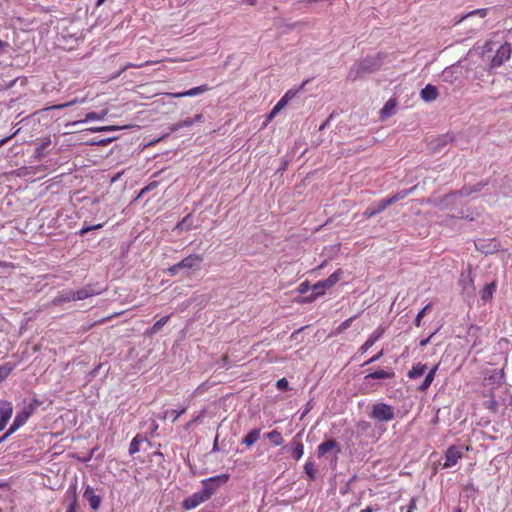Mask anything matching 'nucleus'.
I'll return each mask as SVG.
<instances>
[{"mask_svg": "<svg viewBox=\"0 0 512 512\" xmlns=\"http://www.w3.org/2000/svg\"><path fill=\"white\" fill-rule=\"evenodd\" d=\"M382 66V55L367 56L366 58L355 63L349 70L347 78L351 81L363 77L365 74H370L378 71Z\"/></svg>", "mask_w": 512, "mask_h": 512, "instance_id": "nucleus-1", "label": "nucleus"}, {"mask_svg": "<svg viewBox=\"0 0 512 512\" xmlns=\"http://www.w3.org/2000/svg\"><path fill=\"white\" fill-rule=\"evenodd\" d=\"M505 373L504 369H491L487 370L483 378V386L488 388V393L485 396L490 397V407L495 408L497 402L495 400L494 390L498 389L504 384Z\"/></svg>", "mask_w": 512, "mask_h": 512, "instance_id": "nucleus-2", "label": "nucleus"}, {"mask_svg": "<svg viewBox=\"0 0 512 512\" xmlns=\"http://www.w3.org/2000/svg\"><path fill=\"white\" fill-rule=\"evenodd\" d=\"M342 274V269H337L327 279L315 283L313 285V291L315 292V294L305 298V302H312L313 300L316 299V297L324 294L325 289L333 287L340 280Z\"/></svg>", "mask_w": 512, "mask_h": 512, "instance_id": "nucleus-3", "label": "nucleus"}, {"mask_svg": "<svg viewBox=\"0 0 512 512\" xmlns=\"http://www.w3.org/2000/svg\"><path fill=\"white\" fill-rule=\"evenodd\" d=\"M229 480L228 474H220L217 476L210 477L202 480L201 492L206 495L205 497L209 500L213 494L217 491L220 485H224Z\"/></svg>", "mask_w": 512, "mask_h": 512, "instance_id": "nucleus-4", "label": "nucleus"}, {"mask_svg": "<svg viewBox=\"0 0 512 512\" xmlns=\"http://www.w3.org/2000/svg\"><path fill=\"white\" fill-rule=\"evenodd\" d=\"M371 417L378 421H391L395 417L394 409L388 404L377 403L372 408Z\"/></svg>", "mask_w": 512, "mask_h": 512, "instance_id": "nucleus-5", "label": "nucleus"}, {"mask_svg": "<svg viewBox=\"0 0 512 512\" xmlns=\"http://www.w3.org/2000/svg\"><path fill=\"white\" fill-rule=\"evenodd\" d=\"M511 44L504 43L500 46V48L496 51V54L493 56L490 62V69H494L502 66L506 61H508L511 57Z\"/></svg>", "mask_w": 512, "mask_h": 512, "instance_id": "nucleus-6", "label": "nucleus"}, {"mask_svg": "<svg viewBox=\"0 0 512 512\" xmlns=\"http://www.w3.org/2000/svg\"><path fill=\"white\" fill-rule=\"evenodd\" d=\"M204 258L199 254H191L177 263V267L185 270L198 271L201 268Z\"/></svg>", "mask_w": 512, "mask_h": 512, "instance_id": "nucleus-7", "label": "nucleus"}, {"mask_svg": "<svg viewBox=\"0 0 512 512\" xmlns=\"http://www.w3.org/2000/svg\"><path fill=\"white\" fill-rule=\"evenodd\" d=\"M296 93L297 91L288 90L269 112V114L267 115L266 123L264 125L272 121L275 118V116L279 113V111L283 109L292 98L295 97Z\"/></svg>", "mask_w": 512, "mask_h": 512, "instance_id": "nucleus-8", "label": "nucleus"}, {"mask_svg": "<svg viewBox=\"0 0 512 512\" xmlns=\"http://www.w3.org/2000/svg\"><path fill=\"white\" fill-rule=\"evenodd\" d=\"M33 412L34 406L29 405L23 411L17 413L12 425L10 426V432H16L20 427H22L28 421Z\"/></svg>", "mask_w": 512, "mask_h": 512, "instance_id": "nucleus-9", "label": "nucleus"}, {"mask_svg": "<svg viewBox=\"0 0 512 512\" xmlns=\"http://www.w3.org/2000/svg\"><path fill=\"white\" fill-rule=\"evenodd\" d=\"M341 449L335 439H328L322 442L317 448L318 457H323L328 453L333 452L335 457L340 453Z\"/></svg>", "mask_w": 512, "mask_h": 512, "instance_id": "nucleus-10", "label": "nucleus"}, {"mask_svg": "<svg viewBox=\"0 0 512 512\" xmlns=\"http://www.w3.org/2000/svg\"><path fill=\"white\" fill-rule=\"evenodd\" d=\"M201 491L195 492L189 497L185 498L182 502V508L185 510H192L200 504L206 502L208 499Z\"/></svg>", "mask_w": 512, "mask_h": 512, "instance_id": "nucleus-11", "label": "nucleus"}, {"mask_svg": "<svg viewBox=\"0 0 512 512\" xmlns=\"http://www.w3.org/2000/svg\"><path fill=\"white\" fill-rule=\"evenodd\" d=\"M462 457L463 454L458 447L454 445L448 447L445 452V462L443 464V468L454 466Z\"/></svg>", "mask_w": 512, "mask_h": 512, "instance_id": "nucleus-12", "label": "nucleus"}, {"mask_svg": "<svg viewBox=\"0 0 512 512\" xmlns=\"http://www.w3.org/2000/svg\"><path fill=\"white\" fill-rule=\"evenodd\" d=\"M210 90V87L206 84H203V85H200V86H197V87H193L187 91H184V92H177V93H167L168 96L172 97V98H182V97H192V96H196V95H199V94H202V93H205L207 91Z\"/></svg>", "mask_w": 512, "mask_h": 512, "instance_id": "nucleus-13", "label": "nucleus"}, {"mask_svg": "<svg viewBox=\"0 0 512 512\" xmlns=\"http://www.w3.org/2000/svg\"><path fill=\"white\" fill-rule=\"evenodd\" d=\"M384 332L385 329L383 327H378L361 345L359 352L362 354L366 353L383 336Z\"/></svg>", "mask_w": 512, "mask_h": 512, "instance_id": "nucleus-14", "label": "nucleus"}, {"mask_svg": "<svg viewBox=\"0 0 512 512\" xmlns=\"http://www.w3.org/2000/svg\"><path fill=\"white\" fill-rule=\"evenodd\" d=\"M83 497L89 502L91 509H99L101 505V497L95 494V491L91 486H87L85 488Z\"/></svg>", "mask_w": 512, "mask_h": 512, "instance_id": "nucleus-15", "label": "nucleus"}, {"mask_svg": "<svg viewBox=\"0 0 512 512\" xmlns=\"http://www.w3.org/2000/svg\"><path fill=\"white\" fill-rule=\"evenodd\" d=\"M292 457L295 460H300L304 454V445L300 440V434H297L290 442Z\"/></svg>", "mask_w": 512, "mask_h": 512, "instance_id": "nucleus-16", "label": "nucleus"}, {"mask_svg": "<svg viewBox=\"0 0 512 512\" xmlns=\"http://www.w3.org/2000/svg\"><path fill=\"white\" fill-rule=\"evenodd\" d=\"M75 301L74 291L73 290H64L60 292L56 297L53 298L51 304L53 306H60L63 303Z\"/></svg>", "mask_w": 512, "mask_h": 512, "instance_id": "nucleus-17", "label": "nucleus"}, {"mask_svg": "<svg viewBox=\"0 0 512 512\" xmlns=\"http://www.w3.org/2000/svg\"><path fill=\"white\" fill-rule=\"evenodd\" d=\"M97 294H99V292H97L91 284H88L85 287L74 291L75 301L84 300Z\"/></svg>", "mask_w": 512, "mask_h": 512, "instance_id": "nucleus-18", "label": "nucleus"}, {"mask_svg": "<svg viewBox=\"0 0 512 512\" xmlns=\"http://www.w3.org/2000/svg\"><path fill=\"white\" fill-rule=\"evenodd\" d=\"M421 98L426 102H432L438 97V90L434 85L427 84L420 92Z\"/></svg>", "mask_w": 512, "mask_h": 512, "instance_id": "nucleus-19", "label": "nucleus"}, {"mask_svg": "<svg viewBox=\"0 0 512 512\" xmlns=\"http://www.w3.org/2000/svg\"><path fill=\"white\" fill-rule=\"evenodd\" d=\"M395 376V373L392 370H377L372 373H369L364 377V381H368L370 379H391Z\"/></svg>", "mask_w": 512, "mask_h": 512, "instance_id": "nucleus-20", "label": "nucleus"}, {"mask_svg": "<svg viewBox=\"0 0 512 512\" xmlns=\"http://www.w3.org/2000/svg\"><path fill=\"white\" fill-rule=\"evenodd\" d=\"M439 365H435L425 376L424 381L418 387V390L421 392L426 391L434 381Z\"/></svg>", "mask_w": 512, "mask_h": 512, "instance_id": "nucleus-21", "label": "nucleus"}, {"mask_svg": "<svg viewBox=\"0 0 512 512\" xmlns=\"http://www.w3.org/2000/svg\"><path fill=\"white\" fill-rule=\"evenodd\" d=\"M13 414V405L10 401L0 399V418L10 419Z\"/></svg>", "mask_w": 512, "mask_h": 512, "instance_id": "nucleus-22", "label": "nucleus"}, {"mask_svg": "<svg viewBox=\"0 0 512 512\" xmlns=\"http://www.w3.org/2000/svg\"><path fill=\"white\" fill-rule=\"evenodd\" d=\"M427 369L426 364L416 363L412 366V368L408 371L407 376L409 379H416L422 376Z\"/></svg>", "mask_w": 512, "mask_h": 512, "instance_id": "nucleus-23", "label": "nucleus"}, {"mask_svg": "<svg viewBox=\"0 0 512 512\" xmlns=\"http://www.w3.org/2000/svg\"><path fill=\"white\" fill-rule=\"evenodd\" d=\"M396 107V100L389 99L380 111L381 119H386L393 115Z\"/></svg>", "mask_w": 512, "mask_h": 512, "instance_id": "nucleus-24", "label": "nucleus"}, {"mask_svg": "<svg viewBox=\"0 0 512 512\" xmlns=\"http://www.w3.org/2000/svg\"><path fill=\"white\" fill-rule=\"evenodd\" d=\"M259 438L260 429H253L242 439V443L245 444L247 447H250L253 444H255L259 440Z\"/></svg>", "mask_w": 512, "mask_h": 512, "instance_id": "nucleus-25", "label": "nucleus"}, {"mask_svg": "<svg viewBox=\"0 0 512 512\" xmlns=\"http://www.w3.org/2000/svg\"><path fill=\"white\" fill-rule=\"evenodd\" d=\"M496 283L491 282L489 284H486L481 292V298L484 301H490L493 298V294L496 291Z\"/></svg>", "mask_w": 512, "mask_h": 512, "instance_id": "nucleus-26", "label": "nucleus"}, {"mask_svg": "<svg viewBox=\"0 0 512 512\" xmlns=\"http://www.w3.org/2000/svg\"><path fill=\"white\" fill-rule=\"evenodd\" d=\"M414 189H415V187L410 188V189H405V190H402L400 192H397L396 194H394V195H392V196L387 198L388 199V203L393 205L394 203H396V202H398L400 200H403L408 195H410Z\"/></svg>", "mask_w": 512, "mask_h": 512, "instance_id": "nucleus-27", "label": "nucleus"}, {"mask_svg": "<svg viewBox=\"0 0 512 512\" xmlns=\"http://www.w3.org/2000/svg\"><path fill=\"white\" fill-rule=\"evenodd\" d=\"M161 61L162 60H157V61L148 60V61L140 63V64L127 63L126 65H124L122 67V69L114 77L120 76L124 71H126V70H128L130 68H142L144 66H150V65L159 63Z\"/></svg>", "mask_w": 512, "mask_h": 512, "instance_id": "nucleus-28", "label": "nucleus"}, {"mask_svg": "<svg viewBox=\"0 0 512 512\" xmlns=\"http://www.w3.org/2000/svg\"><path fill=\"white\" fill-rule=\"evenodd\" d=\"M144 441L143 436L137 434L129 445V454L134 455L140 451V444Z\"/></svg>", "mask_w": 512, "mask_h": 512, "instance_id": "nucleus-29", "label": "nucleus"}, {"mask_svg": "<svg viewBox=\"0 0 512 512\" xmlns=\"http://www.w3.org/2000/svg\"><path fill=\"white\" fill-rule=\"evenodd\" d=\"M170 319V316H164L162 317L161 319H159L158 321H156L153 326L147 331V333L149 335H155L156 333H158L162 327L164 325H166V323L169 321Z\"/></svg>", "mask_w": 512, "mask_h": 512, "instance_id": "nucleus-30", "label": "nucleus"}, {"mask_svg": "<svg viewBox=\"0 0 512 512\" xmlns=\"http://www.w3.org/2000/svg\"><path fill=\"white\" fill-rule=\"evenodd\" d=\"M266 437L272 442L275 446H280L284 440L281 433L278 430H272L266 434Z\"/></svg>", "mask_w": 512, "mask_h": 512, "instance_id": "nucleus-31", "label": "nucleus"}, {"mask_svg": "<svg viewBox=\"0 0 512 512\" xmlns=\"http://www.w3.org/2000/svg\"><path fill=\"white\" fill-rule=\"evenodd\" d=\"M304 471H305V473L308 476V479L310 481L315 480V478H316V470H315V464H314L313 460L309 459V460L306 461V463L304 465Z\"/></svg>", "mask_w": 512, "mask_h": 512, "instance_id": "nucleus-32", "label": "nucleus"}, {"mask_svg": "<svg viewBox=\"0 0 512 512\" xmlns=\"http://www.w3.org/2000/svg\"><path fill=\"white\" fill-rule=\"evenodd\" d=\"M358 317V314L346 319L345 321H343L335 330L334 334L335 335H339V334H342L344 331H346L350 326L351 324L353 323V321Z\"/></svg>", "mask_w": 512, "mask_h": 512, "instance_id": "nucleus-33", "label": "nucleus"}, {"mask_svg": "<svg viewBox=\"0 0 512 512\" xmlns=\"http://www.w3.org/2000/svg\"><path fill=\"white\" fill-rule=\"evenodd\" d=\"M487 13H488V10L487 9H476V10H473L471 12H469L468 14H466L465 16H462L460 18V20L458 21L459 22H462L464 20H467L473 16H479L480 18H485L487 16Z\"/></svg>", "mask_w": 512, "mask_h": 512, "instance_id": "nucleus-34", "label": "nucleus"}, {"mask_svg": "<svg viewBox=\"0 0 512 512\" xmlns=\"http://www.w3.org/2000/svg\"><path fill=\"white\" fill-rule=\"evenodd\" d=\"M432 308V303H428L424 308H422L419 313L416 315L414 324L416 327H421L422 319L425 314Z\"/></svg>", "mask_w": 512, "mask_h": 512, "instance_id": "nucleus-35", "label": "nucleus"}, {"mask_svg": "<svg viewBox=\"0 0 512 512\" xmlns=\"http://www.w3.org/2000/svg\"><path fill=\"white\" fill-rule=\"evenodd\" d=\"M483 187L482 184H478L476 185L474 188H471V187H463L459 190V195L460 196H469L470 194H472L473 192H477V191H480L481 188Z\"/></svg>", "mask_w": 512, "mask_h": 512, "instance_id": "nucleus-36", "label": "nucleus"}, {"mask_svg": "<svg viewBox=\"0 0 512 512\" xmlns=\"http://www.w3.org/2000/svg\"><path fill=\"white\" fill-rule=\"evenodd\" d=\"M77 508H78V501H77V494H76V486H74L73 492H72V501L69 504L66 512H77Z\"/></svg>", "mask_w": 512, "mask_h": 512, "instance_id": "nucleus-37", "label": "nucleus"}, {"mask_svg": "<svg viewBox=\"0 0 512 512\" xmlns=\"http://www.w3.org/2000/svg\"><path fill=\"white\" fill-rule=\"evenodd\" d=\"M191 215L185 216L177 225L176 229L180 230H189L191 228L190 224Z\"/></svg>", "mask_w": 512, "mask_h": 512, "instance_id": "nucleus-38", "label": "nucleus"}, {"mask_svg": "<svg viewBox=\"0 0 512 512\" xmlns=\"http://www.w3.org/2000/svg\"><path fill=\"white\" fill-rule=\"evenodd\" d=\"M11 371H12V368L9 367L8 365L0 366V382L9 376Z\"/></svg>", "mask_w": 512, "mask_h": 512, "instance_id": "nucleus-39", "label": "nucleus"}, {"mask_svg": "<svg viewBox=\"0 0 512 512\" xmlns=\"http://www.w3.org/2000/svg\"><path fill=\"white\" fill-rule=\"evenodd\" d=\"M105 114L106 113L98 114L96 112H90V113L86 114L85 120L86 121H89V120H102L104 118Z\"/></svg>", "mask_w": 512, "mask_h": 512, "instance_id": "nucleus-40", "label": "nucleus"}, {"mask_svg": "<svg viewBox=\"0 0 512 512\" xmlns=\"http://www.w3.org/2000/svg\"><path fill=\"white\" fill-rule=\"evenodd\" d=\"M276 387L279 390H288L289 389V382L286 378H281L276 382Z\"/></svg>", "mask_w": 512, "mask_h": 512, "instance_id": "nucleus-41", "label": "nucleus"}, {"mask_svg": "<svg viewBox=\"0 0 512 512\" xmlns=\"http://www.w3.org/2000/svg\"><path fill=\"white\" fill-rule=\"evenodd\" d=\"M83 102H84V99H82V100H78V99L76 98V99L71 100V101H70V102H68V103L60 104V105H55V106H53V108H54V109H62V108L69 107V106L75 105V104H77V103H83Z\"/></svg>", "mask_w": 512, "mask_h": 512, "instance_id": "nucleus-42", "label": "nucleus"}, {"mask_svg": "<svg viewBox=\"0 0 512 512\" xmlns=\"http://www.w3.org/2000/svg\"><path fill=\"white\" fill-rule=\"evenodd\" d=\"M389 206H391V204L388 203V199L386 198L377 204V207L375 208V210L378 211V214H379V213L383 212Z\"/></svg>", "mask_w": 512, "mask_h": 512, "instance_id": "nucleus-43", "label": "nucleus"}, {"mask_svg": "<svg viewBox=\"0 0 512 512\" xmlns=\"http://www.w3.org/2000/svg\"><path fill=\"white\" fill-rule=\"evenodd\" d=\"M158 184H159V183H158L157 181H152V182H150L147 186H145V187L141 190L140 195L145 194V193H147L148 191H151V190L155 189V188L158 186Z\"/></svg>", "mask_w": 512, "mask_h": 512, "instance_id": "nucleus-44", "label": "nucleus"}, {"mask_svg": "<svg viewBox=\"0 0 512 512\" xmlns=\"http://www.w3.org/2000/svg\"><path fill=\"white\" fill-rule=\"evenodd\" d=\"M102 227V224H97V225H94V226H85L83 227L81 230H80V235H84L94 229H99Z\"/></svg>", "mask_w": 512, "mask_h": 512, "instance_id": "nucleus-45", "label": "nucleus"}, {"mask_svg": "<svg viewBox=\"0 0 512 512\" xmlns=\"http://www.w3.org/2000/svg\"><path fill=\"white\" fill-rule=\"evenodd\" d=\"M383 355H384V351L382 349L376 355H374L372 358H370L368 361H366L364 363V365H368V364L378 361Z\"/></svg>", "mask_w": 512, "mask_h": 512, "instance_id": "nucleus-46", "label": "nucleus"}, {"mask_svg": "<svg viewBox=\"0 0 512 512\" xmlns=\"http://www.w3.org/2000/svg\"><path fill=\"white\" fill-rule=\"evenodd\" d=\"M117 129H118V127H116V126H103V127L92 129V131L106 132V131H114Z\"/></svg>", "mask_w": 512, "mask_h": 512, "instance_id": "nucleus-47", "label": "nucleus"}, {"mask_svg": "<svg viewBox=\"0 0 512 512\" xmlns=\"http://www.w3.org/2000/svg\"><path fill=\"white\" fill-rule=\"evenodd\" d=\"M181 267H177V264L170 266L167 271L171 276H176Z\"/></svg>", "mask_w": 512, "mask_h": 512, "instance_id": "nucleus-48", "label": "nucleus"}, {"mask_svg": "<svg viewBox=\"0 0 512 512\" xmlns=\"http://www.w3.org/2000/svg\"><path fill=\"white\" fill-rule=\"evenodd\" d=\"M377 214H378V211H376L375 209H371V208L366 209L364 212V216L366 218L374 217Z\"/></svg>", "mask_w": 512, "mask_h": 512, "instance_id": "nucleus-49", "label": "nucleus"}, {"mask_svg": "<svg viewBox=\"0 0 512 512\" xmlns=\"http://www.w3.org/2000/svg\"><path fill=\"white\" fill-rule=\"evenodd\" d=\"M186 412V408H182L181 410H172L171 414L174 415L173 421H176L178 417Z\"/></svg>", "mask_w": 512, "mask_h": 512, "instance_id": "nucleus-50", "label": "nucleus"}, {"mask_svg": "<svg viewBox=\"0 0 512 512\" xmlns=\"http://www.w3.org/2000/svg\"><path fill=\"white\" fill-rule=\"evenodd\" d=\"M371 427L370 423L367 421H360L358 423V428L365 431Z\"/></svg>", "mask_w": 512, "mask_h": 512, "instance_id": "nucleus-51", "label": "nucleus"}, {"mask_svg": "<svg viewBox=\"0 0 512 512\" xmlns=\"http://www.w3.org/2000/svg\"><path fill=\"white\" fill-rule=\"evenodd\" d=\"M435 335V333H432L430 336H428L427 338L425 339H422L419 343L420 347H425L426 345H428L431 341V338Z\"/></svg>", "mask_w": 512, "mask_h": 512, "instance_id": "nucleus-52", "label": "nucleus"}, {"mask_svg": "<svg viewBox=\"0 0 512 512\" xmlns=\"http://www.w3.org/2000/svg\"><path fill=\"white\" fill-rule=\"evenodd\" d=\"M416 509V499L415 498H412L410 500V503L408 505V510L407 512H414V510Z\"/></svg>", "mask_w": 512, "mask_h": 512, "instance_id": "nucleus-53", "label": "nucleus"}, {"mask_svg": "<svg viewBox=\"0 0 512 512\" xmlns=\"http://www.w3.org/2000/svg\"><path fill=\"white\" fill-rule=\"evenodd\" d=\"M119 314H120V313H115V314H113V315H111V316L105 317V318H103V319H101V320H99V321L95 322V323H94V325L102 324V323H104V322H106V321H108V320H111L112 318H114L115 316H117V315H119Z\"/></svg>", "mask_w": 512, "mask_h": 512, "instance_id": "nucleus-54", "label": "nucleus"}, {"mask_svg": "<svg viewBox=\"0 0 512 512\" xmlns=\"http://www.w3.org/2000/svg\"><path fill=\"white\" fill-rule=\"evenodd\" d=\"M10 419L0 418V432L5 429Z\"/></svg>", "mask_w": 512, "mask_h": 512, "instance_id": "nucleus-55", "label": "nucleus"}, {"mask_svg": "<svg viewBox=\"0 0 512 512\" xmlns=\"http://www.w3.org/2000/svg\"><path fill=\"white\" fill-rule=\"evenodd\" d=\"M309 285H308V282H303L299 285V292L300 293H305L308 289Z\"/></svg>", "mask_w": 512, "mask_h": 512, "instance_id": "nucleus-56", "label": "nucleus"}, {"mask_svg": "<svg viewBox=\"0 0 512 512\" xmlns=\"http://www.w3.org/2000/svg\"><path fill=\"white\" fill-rule=\"evenodd\" d=\"M14 432H10V428L0 437V443L5 441L10 435H12Z\"/></svg>", "mask_w": 512, "mask_h": 512, "instance_id": "nucleus-57", "label": "nucleus"}, {"mask_svg": "<svg viewBox=\"0 0 512 512\" xmlns=\"http://www.w3.org/2000/svg\"><path fill=\"white\" fill-rule=\"evenodd\" d=\"M14 135H15V133L10 135V136H8V137H5V138L1 139L0 140V147H2L4 144H6L8 141H10L13 138Z\"/></svg>", "mask_w": 512, "mask_h": 512, "instance_id": "nucleus-58", "label": "nucleus"}, {"mask_svg": "<svg viewBox=\"0 0 512 512\" xmlns=\"http://www.w3.org/2000/svg\"><path fill=\"white\" fill-rule=\"evenodd\" d=\"M245 2L248 4V5H255L256 4V0H245Z\"/></svg>", "mask_w": 512, "mask_h": 512, "instance_id": "nucleus-59", "label": "nucleus"}, {"mask_svg": "<svg viewBox=\"0 0 512 512\" xmlns=\"http://www.w3.org/2000/svg\"><path fill=\"white\" fill-rule=\"evenodd\" d=\"M361 512H373V509L368 506L365 509H363Z\"/></svg>", "mask_w": 512, "mask_h": 512, "instance_id": "nucleus-60", "label": "nucleus"}, {"mask_svg": "<svg viewBox=\"0 0 512 512\" xmlns=\"http://www.w3.org/2000/svg\"><path fill=\"white\" fill-rule=\"evenodd\" d=\"M106 0H97L96 5L101 6Z\"/></svg>", "mask_w": 512, "mask_h": 512, "instance_id": "nucleus-61", "label": "nucleus"}, {"mask_svg": "<svg viewBox=\"0 0 512 512\" xmlns=\"http://www.w3.org/2000/svg\"><path fill=\"white\" fill-rule=\"evenodd\" d=\"M201 118H202V115L198 114L195 116V121H200Z\"/></svg>", "mask_w": 512, "mask_h": 512, "instance_id": "nucleus-62", "label": "nucleus"}, {"mask_svg": "<svg viewBox=\"0 0 512 512\" xmlns=\"http://www.w3.org/2000/svg\"><path fill=\"white\" fill-rule=\"evenodd\" d=\"M222 360H223L225 363H227V361H228V355H223Z\"/></svg>", "mask_w": 512, "mask_h": 512, "instance_id": "nucleus-63", "label": "nucleus"}, {"mask_svg": "<svg viewBox=\"0 0 512 512\" xmlns=\"http://www.w3.org/2000/svg\"><path fill=\"white\" fill-rule=\"evenodd\" d=\"M454 512H462L461 508L460 507H457L454 509Z\"/></svg>", "mask_w": 512, "mask_h": 512, "instance_id": "nucleus-64", "label": "nucleus"}]
</instances>
